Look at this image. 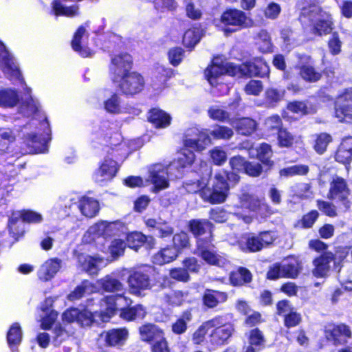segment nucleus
<instances>
[{
  "label": "nucleus",
  "mask_w": 352,
  "mask_h": 352,
  "mask_svg": "<svg viewBox=\"0 0 352 352\" xmlns=\"http://www.w3.org/2000/svg\"><path fill=\"white\" fill-rule=\"evenodd\" d=\"M248 160L237 155L229 160V165L232 170L222 169L217 172L214 176L213 183L207 201L211 204H220L226 201L228 197L231 186H236L241 177L238 173H243Z\"/></svg>",
  "instance_id": "obj_1"
},
{
  "label": "nucleus",
  "mask_w": 352,
  "mask_h": 352,
  "mask_svg": "<svg viewBox=\"0 0 352 352\" xmlns=\"http://www.w3.org/2000/svg\"><path fill=\"white\" fill-rule=\"evenodd\" d=\"M235 325L231 321H226L224 315H217L204 321L193 333L192 340L196 345H200L206 340L214 347L228 344L235 333Z\"/></svg>",
  "instance_id": "obj_2"
},
{
  "label": "nucleus",
  "mask_w": 352,
  "mask_h": 352,
  "mask_svg": "<svg viewBox=\"0 0 352 352\" xmlns=\"http://www.w3.org/2000/svg\"><path fill=\"white\" fill-rule=\"evenodd\" d=\"M302 23H309L310 32L315 36L322 37L331 33L335 28V21L330 12L325 11L318 4L310 3L302 7L299 16Z\"/></svg>",
  "instance_id": "obj_3"
},
{
  "label": "nucleus",
  "mask_w": 352,
  "mask_h": 352,
  "mask_svg": "<svg viewBox=\"0 0 352 352\" xmlns=\"http://www.w3.org/2000/svg\"><path fill=\"white\" fill-rule=\"evenodd\" d=\"M350 248L338 247L335 252H324L313 259L312 274L317 278H326L331 271L330 263L333 262V270L340 273L343 267V263L349 255Z\"/></svg>",
  "instance_id": "obj_4"
},
{
  "label": "nucleus",
  "mask_w": 352,
  "mask_h": 352,
  "mask_svg": "<svg viewBox=\"0 0 352 352\" xmlns=\"http://www.w3.org/2000/svg\"><path fill=\"white\" fill-rule=\"evenodd\" d=\"M219 21L226 36L250 28L252 24L244 11L235 8H226L221 13Z\"/></svg>",
  "instance_id": "obj_5"
},
{
  "label": "nucleus",
  "mask_w": 352,
  "mask_h": 352,
  "mask_svg": "<svg viewBox=\"0 0 352 352\" xmlns=\"http://www.w3.org/2000/svg\"><path fill=\"white\" fill-rule=\"evenodd\" d=\"M204 148L199 138H186L183 146L177 151V171L190 168L196 159L195 152H201Z\"/></svg>",
  "instance_id": "obj_6"
},
{
  "label": "nucleus",
  "mask_w": 352,
  "mask_h": 352,
  "mask_svg": "<svg viewBox=\"0 0 352 352\" xmlns=\"http://www.w3.org/2000/svg\"><path fill=\"white\" fill-rule=\"evenodd\" d=\"M351 192L346 180L338 175H333L329 182L327 198L329 200L341 201L346 210L349 209L351 203L348 199Z\"/></svg>",
  "instance_id": "obj_7"
},
{
  "label": "nucleus",
  "mask_w": 352,
  "mask_h": 352,
  "mask_svg": "<svg viewBox=\"0 0 352 352\" xmlns=\"http://www.w3.org/2000/svg\"><path fill=\"white\" fill-rule=\"evenodd\" d=\"M121 300L131 302V298L126 296L124 294H110L103 296L98 301V305L100 308V317L102 319H111L115 316L119 312V302Z\"/></svg>",
  "instance_id": "obj_8"
},
{
  "label": "nucleus",
  "mask_w": 352,
  "mask_h": 352,
  "mask_svg": "<svg viewBox=\"0 0 352 352\" xmlns=\"http://www.w3.org/2000/svg\"><path fill=\"white\" fill-rule=\"evenodd\" d=\"M335 116L340 122H352V89H344L335 102Z\"/></svg>",
  "instance_id": "obj_9"
},
{
  "label": "nucleus",
  "mask_w": 352,
  "mask_h": 352,
  "mask_svg": "<svg viewBox=\"0 0 352 352\" xmlns=\"http://www.w3.org/2000/svg\"><path fill=\"white\" fill-rule=\"evenodd\" d=\"M188 229L198 241L213 240L214 224L208 219H192L188 222Z\"/></svg>",
  "instance_id": "obj_10"
},
{
  "label": "nucleus",
  "mask_w": 352,
  "mask_h": 352,
  "mask_svg": "<svg viewBox=\"0 0 352 352\" xmlns=\"http://www.w3.org/2000/svg\"><path fill=\"white\" fill-rule=\"evenodd\" d=\"M324 335L334 345H344L352 338V330L349 325L343 322L332 324L324 331Z\"/></svg>",
  "instance_id": "obj_11"
},
{
  "label": "nucleus",
  "mask_w": 352,
  "mask_h": 352,
  "mask_svg": "<svg viewBox=\"0 0 352 352\" xmlns=\"http://www.w3.org/2000/svg\"><path fill=\"white\" fill-rule=\"evenodd\" d=\"M0 67L4 74L9 78H14L23 86V79L14 58L6 50L4 45L0 42Z\"/></svg>",
  "instance_id": "obj_12"
},
{
  "label": "nucleus",
  "mask_w": 352,
  "mask_h": 352,
  "mask_svg": "<svg viewBox=\"0 0 352 352\" xmlns=\"http://www.w3.org/2000/svg\"><path fill=\"white\" fill-rule=\"evenodd\" d=\"M129 292L135 296H140L143 291L151 287L149 275L144 271H133L127 278Z\"/></svg>",
  "instance_id": "obj_13"
},
{
  "label": "nucleus",
  "mask_w": 352,
  "mask_h": 352,
  "mask_svg": "<svg viewBox=\"0 0 352 352\" xmlns=\"http://www.w3.org/2000/svg\"><path fill=\"white\" fill-rule=\"evenodd\" d=\"M298 60L295 68L298 71L299 76L306 82H316L320 80L322 74L317 72L311 65V57L306 54L298 56Z\"/></svg>",
  "instance_id": "obj_14"
},
{
  "label": "nucleus",
  "mask_w": 352,
  "mask_h": 352,
  "mask_svg": "<svg viewBox=\"0 0 352 352\" xmlns=\"http://www.w3.org/2000/svg\"><path fill=\"white\" fill-rule=\"evenodd\" d=\"M132 58L129 54H119L111 59L110 66L111 78L113 82L122 80V76L130 71Z\"/></svg>",
  "instance_id": "obj_15"
},
{
  "label": "nucleus",
  "mask_w": 352,
  "mask_h": 352,
  "mask_svg": "<svg viewBox=\"0 0 352 352\" xmlns=\"http://www.w3.org/2000/svg\"><path fill=\"white\" fill-rule=\"evenodd\" d=\"M111 151H108V155L100 164L96 169L95 174L97 177H100L101 181L111 182L117 175L120 169V165L116 160L109 157V155H113L114 149L111 148Z\"/></svg>",
  "instance_id": "obj_16"
},
{
  "label": "nucleus",
  "mask_w": 352,
  "mask_h": 352,
  "mask_svg": "<svg viewBox=\"0 0 352 352\" xmlns=\"http://www.w3.org/2000/svg\"><path fill=\"white\" fill-rule=\"evenodd\" d=\"M124 301L125 302V306L120 308L118 312V316L120 319L129 322L143 319L146 316V309L142 304L138 303L132 305V299L131 302L129 300Z\"/></svg>",
  "instance_id": "obj_17"
},
{
  "label": "nucleus",
  "mask_w": 352,
  "mask_h": 352,
  "mask_svg": "<svg viewBox=\"0 0 352 352\" xmlns=\"http://www.w3.org/2000/svg\"><path fill=\"white\" fill-rule=\"evenodd\" d=\"M210 247H214V245L210 240L199 239L197 241L196 249L198 256L208 265L220 267L222 263L221 256L215 252L210 250Z\"/></svg>",
  "instance_id": "obj_18"
},
{
  "label": "nucleus",
  "mask_w": 352,
  "mask_h": 352,
  "mask_svg": "<svg viewBox=\"0 0 352 352\" xmlns=\"http://www.w3.org/2000/svg\"><path fill=\"white\" fill-rule=\"evenodd\" d=\"M245 78H269L270 69L267 62L261 58H255L252 60L243 63Z\"/></svg>",
  "instance_id": "obj_19"
},
{
  "label": "nucleus",
  "mask_w": 352,
  "mask_h": 352,
  "mask_svg": "<svg viewBox=\"0 0 352 352\" xmlns=\"http://www.w3.org/2000/svg\"><path fill=\"white\" fill-rule=\"evenodd\" d=\"M148 180L153 184V192H158L169 186L167 173L160 164L153 165L148 171Z\"/></svg>",
  "instance_id": "obj_20"
},
{
  "label": "nucleus",
  "mask_w": 352,
  "mask_h": 352,
  "mask_svg": "<svg viewBox=\"0 0 352 352\" xmlns=\"http://www.w3.org/2000/svg\"><path fill=\"white\" fill-rule=\"evenodd\" d=\"M103 334L105 346L109 347L122 346L129 336L126 327L112 328L104 331Z\"/></svg>",
  "instance_id": "obj_21"
},
{
  "label": "nucleus",
  "mask_w": 352,
  "mask_h": 352,
  "mask_svg": "<svg viewBox=\"0 0 352 352\" xmlns=\"http://www.w3.org/2000/svg\"><path fill=\"white\" fill-rule=\"evenodd\" d=\"M335 161L344 166L352 162V135L343 137L338 144L335 153Z\"/></svg>",
  "instance_id": "obj_22"
},
{
  "label": "nucleus",
  "mask_w": 352,
  "mask_h": 352,
  "mask_svg": "<svg viewBox=\"0 0 352 352\" xmlns=\"http://www.w3.org/2000/svg\"><path fill=\"white\" fill-rule=\"evenodd\" d=\"M252 280L253 275L251 271L243 266L238 267L229 274V283L234 287L249 285Z\"/></svg>",
  "instance_id": "obj_23"
},
{
  "label": "nucleus",
  "mask_w": 352,
  "mask_h": 352,
  "mask_svg": "<svg viewBox=\"0 0 352 352\" xmlns=\"http://www.w3.org/2000/svg\"><path fill=\"white\" fill-rule=\"evenodd\" d=\"M138 331L141 340L151 344L164 336V331L152 323L143 324Z\"/></svg>",
  "instance_id": "obj_24"
},
{
  "label": "nucleus",
  "mask_w": 352,
  "mask_h": 352,
  "mask_svg": "<svg viewBox=\"0 0 352 352\" xmlns=\"http://www.w3.org/2000/svg\"><path fill=\"white\" fill-rule=\"evenodd\" d=\"M78 208L82 215L87 218H93L100 210L99 202L94 197L83 195L79 197Z\"/></svg>",
  "instance_id": "obj_25"
},
{
  "label": "nucleus",
  "mask_w": 352,
  "mask_h": 352,
  "mask_svg": "<svg viewBox=\"0 0 352 352\" xmlns=\"http://www.w3.org/2000/svg\"><path fill=\"white\" fill-rule=\"evenodd\" d=\"M228 298V295L226 292L206 289L202 296V302L206 307L213 309L226 302Z\"/></svg>",
  "instance_id": "obj_26"
},
{
  "label": "nucleus",
  "mask_w": 352,
  "mask_h": 352,
  "mask_svg": "<svg viewBox=\"0 0 352 352\" xmlns=\"http://www.w3.org/2000/svg\"><path fill=\"white\" fill-rule=\"evenodd\" d=\"M125 242L129 248L138 251L145 245L151 248L153 243V238L146 236L141 232L133 231L126 234Z\"/></svg>",
  "instance_id": "obj_27"
},
{
  "label": "nucleus",
  "mask_w": 352,
  "mask_h": 352,
  "mask_svg": "<svg viewBox=\"0 0 352 352\" xmlns=\"http://www.w3.org/2000/svg\"><path fill=\"white\" fill-rule=\"evenodd\" d=\"M286 107L288 111L300 116L314 114L317 111L316 104L309 100L305 101H290L287 104Z\"/></svg>",
  "instance_id": "obj_28"
},
{
  "label": "nucleus",
  "mask_w": 352,
  "mask_h": 352,
  "mask_svg": "<svg viewBox=\"0 0 352 352\" xmlns=\"http://www.w3.org/2000/svg\"><path fill=\"white\" fill-rule=\"evenodd\" d=\"M147 120L156 129H162L170 125L171 117L162 109L151 108L148 112Z\"/></svg>",
  "instance_id": "obj_29"
},
{
  "label": "nucleus",
  "mask_w": 352,
  "mask_h": 352,
  "mask_svg": "<svg viewBox=\"0 0 352 352\" xmlns=\"http://www.w3.org/2000/svg\"><path fill=\"white\" fill-rule=\"evenodd\" d=\"M232 125L238 134L244 136L254 133L258 126L256 121L249 117L236 118L232 122Z\"/></svg>",
  "instance_id": "obj_30"
},
{
  "label": "nucleus",
  "mask_w": 352,
  "mask_h": 352,
  "mask_svg": "<svg viewBox=\"0 0 352 352\" xmlns=\"http://www.w3.org/2000/svg\"><path fill=\"white\" fill-rule=\"evenodd\" d=\"M273 153L272 146L267 142L261 143L256 148V157L266 168V171L271 170L274 166V162L272 159Z\"/></svg>",
  "instance_id": "obj_31"
},
{
  "label": "nucleus",
  "mask_w": 352,
  "mask_h": 352,
  "mask_svg": "<svg viewBox=\"0 0 352 352\" xmlns=\"http://www.w3.org/2000/svg\"><path fill=\"white\" fill-rule=\"evenodd\" d=\"M283 276L285 278L296 279L302 270V264L299 258L291 255L287 257L286 262L282 265Z\"/></svg>",
  "instance_id": "obj_32"
},
{
  "label": "nucleus",
  "mask_w": 352,
  "mask_h": 352,
  "mask_svg": "<svg viewBox=\"0 0 352 352\" xmlns=\"http://www.w3.org/2000/svg\"><path fill=\"white\" fill-rule=\"evenodd\" d=\"M60 267V260L53 258L46 261L38 272V277L44 281L50 280L58 272Z\"/></svg>",
  "instance_id": "obj_33"
},
{
  "label": "nucleus",
  "mask_w": 352,
  "mask_h": 352,
  "mask_svg": "<svg viewBox=\"0 0 352 352\" xmlns=\"http://www.w3.org/2000/svg\"><path fill=\"white\" fill-rule=\"evenodd\" d=\"M182 265L183 267H177V281L187 282L190 279L189 272H198L200 268L195 257L186 258Z\"/></svg>",
  "instance_id": "obj_34"
},
{
  "label": "nucleus",
  "mask_w": 352,
  "mask_h": 352,
  "mask_svg": "<svg viewBox=\"0 0 352 352\" xmlns=\"http://www.w3.org/2000/svg\"><path fill=\"white\" fill-rule=\"evenodd\" d=\"M122 80L113 82L116 86L120 88L132 87L139 88L144 86V79L143 76L137 72H126L122 76Z\"/></svg>",
  "instance_id": "obj_35"
},
{
  "label": "nucleus",
  "mask_w": 352,
  "mask_h": 352,
  "mask_svg": "<svg viewBox=\"0 0 352 352\" xmlns=\"http://www.w3.org/2000/svg\"><path fill=\"white\" fill-rule=\"evenodd\" d=\"M263 126V131L267 136H275L284 127L283 120L278 114L267 117Z\"/></svg>",
  "instance_id": "obj_36"
},
{
  "label": "nucleus",
  "mask_w": 352,
  "mask_h": 352,
  "mask_svg": "<svg viewBox=\"0 0 352 352\" xmlns=\"http://www.w3.org/2000/svg\"><path fill=\"white\" fill-rule=\"evenodd\" d=\"M21 97L16 89H0V107L12 108L16 106Z\"/></svg>",
  "instance_id": "obj_37"
},
{
  "label": "nucleus",
  "mask_w": 352,
  "mask_h": 352,
  "mask_svg": "<svg viewBox=\"0 0 352 352\" xmlns=\"http://www.w3.org/2000/svg\"><path fill=\"white\" fill-rule=\"evenodd\" d=\"M176 258V247L167 246L153 256V263L155 265H163L173 261Z\"/></svg>",
  "instance_id": "obj_38"
},
{
  "label": "nucleus",
  "mask_w": 352,
  "mask_h": 352,
  "mask_svg": "<svg viewBox=\"0 0 352 352\" xmlns=\"http://www.w3.org/2000/svg\"><path fill=\"white\" fill-rule=\"evenodd\" d=\"M100 288L105 292L116 293L123 290L124 285L122 282L111 276L107 275L98 281Z\"/></svg>",
  "instance_id": "obj_39"
},
{
  "label": "nucleus",
  "mask_w": 352,
  "mask_h": 352,
  "mask_svg": "<svg viewBox=\"0 0 352 352\" xmlns=\"http://www.w3.org/2000/svg\"><path fill=\"white\" fill-rule=\"evenodd\" d=\"M223 75V63H216L212 60L210 63L204 70V76L211 86H215L217 84V79Z\"/></svg>",
  "instance_id": "obj_40"
},
{
  "label": "nucleus",
  "mask_w": 352,
  "mask_h": 352,
  "mask_svg": "<svg viewBox=\"0 0 352 352\" xmlns=\"http://www.w3.org/2000/svg\"><path fill=\"white\" fill-rule=\"evenodd\" d=\"M333 142V138L331 134L322 132L314 135L313 142V148L318 155L324 154L329 145Z\"/></svg>",
  "instance_id": "obj_41"
},
{
  "label": "nucleus",
  "mask_w": 352,
  "mask_h": 352,
  "mask_svg": "<svg viewBox=\"0 0 352 352\" xmlns=\"http://www.w3.org/2000/svg\"><path fill=\"white\" fill-rule=\"evenodd\" d=\"M6 339L9 347L14 351L22 341V330L19 323L14 322L9 328Z\"/></svg>",
  "instance_id": "obj_42"
},
{
  "label": "nucleus",
  "mask_w": 352,
  "mask_h": 352,
  "mask_svg": "<svg viewBox=\"0 0 352 352\" xmlns=\"http://www.w3.org/2000/svg\"><path fill=\"white\" fill-rule=\"evenodd\" d=\"M276 136L277 144L280 148H291L296 143V136L285 126Z\"/></svg>",
  "instance_id": "obj_43"
},
{
  "label": "nucleus",
  "mask_w": 352,
  "mask_h": 352,
  "mask_svg": "<svg viewBox=\"0 0 352 352\" xmlns=\"http://www.w3.org/2000/svg\"><path fill=\"white\" fill-rule=\"evenodd\" d=\"M201 34L199 29L197 28H191L188 29L184 33L182 37V44L184 47L191 51L195 46L199 42Z\"/></svg>",
  "instance_id": "obj_44"
},
{
  "label": "nucleus",
  "mask_w": 352,
  "mask_h": 352,
  "mask_svg": "<svg viewBox=\"0 0 352 352\" xmlns=\"http://www.w3.org/2000/svg\"><path fill=\"white\" fill-rule=\"evenodd\" d=\"M86 30L83 26H80L74 34L72 42V48L78 52L82 56L87 57L91 54L90 50L87 47L81 46V39L85 35Z\"/></svg>",
  "instance_id": "obj_45"
},
{
  "label": "nucleus",
  "mask_w": 352,
  "mask_h": 352,
  "mask_svg": "<svg viewBox=\"0 0 352 352\" xmlns=\"http://www.w3.org/2000/svg\"><path fill=\"white\" fill-rule=\"evenodd\" d=\"M262 244L258 235L248 234L244 243L241 244V248L244 252H257L263 248Z\"/></svg>",
  "instance_id": "obj_46"
},
{
  "label": "nucleus",
  "mask_w": 352,
  "mask_h": 352,
  "mask_svg": "<svg viewBox=\"0 0 352 352\" xmlns=\"http://www.w3.org/2000/svg\"><path fill=\"white\" fill-rule=\"evenodd\" d=\"M319 217V212L316 210H311L302 215V218L298 220L294 227L299 229H309L313 227Z\"/></svg>",
  "instance_id": "obj_47"
},
{
  "label": "nucleus",
  "mask_w": 352,
  "mask_h": 352,
  "mask_svg": "<svg viewBox=\"0 0 352 352\" xmlns=\"http://www.w3.org/2000/svg\"><path fill=\"white\" fill-rule=\"evenodd\" d=\"M248 339L249 345L256 347L257 351H261L265 347V336L263 332L257 327L249 331Z\"/></svg>",
  "instance_id": "obj_48"
},
{
  "label": "nucleus",
  "mask_w": 352,
  "mask_h": 352,
  "mask_svg": "<svg viewBox=\"0 0 352 352\" xmlns=\"http://www.w3.org/2000/svg\"><path fill=\"white\" fill-rule=\"evenodd\" d=\"M78 8L76 6H65L58 0L52 2V12L56 16H73L78 14Z\"/></svg>",
  "instance_id": "obj_49"
},
{
  "label": "nucleus",
  "mask_w": 352,
  "mask_h": 352,
  "mask_svg": "<svg viewBox=\"0 0 352 352\" xmlns=\"http://www.w3.org/2000/svg\"><path fill=\"white\" fill-rule=\"evenodd\" d=\"M329 34L331 36L327 41L329 52L332 56H337L342 52V41L338 32L333 31Z\"/></svg>",
  "instance_id": "obj_50"
},
{
  "label": "nucleus",
  "mask_w": 352,
  "mask_h": 352,
  "mask_svg": "<svg viewBox=\"0 0 352 352\" xmlns=\"http://www.w3.org/2000/svg\"><path fill=\"white\" fill-rule=\"evenodd\" d=\"M126 243L124 240L120 239H113L108 248V251L113 260L118 259L121 256L124 255Z\"/></svg>",
  "instance_id": "obj_51"
},
{
  "label": "nucleus",
  "mask_w": 352,
  "mask_h": 352,
  "mask_svg": "<svg viewBox=\"0 0 352 352\" xmlns=\"http://www.w3.org/2000/svg\"><path fill=\"white\" fill-rule=\"evenodd\" d=\"M70 335L61 324H56L53 329L52 342L55 346H59L66 341Z\"/></svg>",
  "instance_id": "obj_52"
},
{
  "label": "nucleus",
  "mask_w": 352,
  "mask_h": 352,
  "mask_svg": "<svg viewBox=\"0 0 352 352\" xmlns=\"http://www.w3.org/2000/svg\"><path fill=\"white\" fill-rule=\"evenodd\" d=\"M284 94V90L280 91L279 89H266L264 102L268 107H274L283 99Z\"/></svg>",
  "instance_id": "obj_53"
},
{
  "label": "nucleus",
  "mask_w": 352,
  "mask_h": 352,
  "mask_svg": "<svg viewBox=\"0 0 352 352\" xmlns=\"http://www.w3.org/2000/svg\"><path fill=\"white\" fill-rule=\"evenodd\" d=\"M223 75L227 74L232 77H245V70L243 67V63L240 65H236L232 63H223Z\"/></svg>",
  "instance_id": "obj_54"
},
{
  "label": "nucleus",
  "mask_w": 352,
  "mask_h": 352,
  "mask_svg": "<svg viewBox=\"0 0 352 352\" xmlns=\"http://www.w3.org/2000/svg\"><path fill=\"white\" fill-rule=\"evenodd\" d=\"M27 91V94L29 96L28 98L24 101L21 102V107L24 108L27 110V112L30 116H36L39 113L40 111V104L39 102L34 99L30 96V92L32 89H25Z\"/></svg>",
  "instance_id": "obj_55"
},
{
  "label": "nucleus",
  "mask_w": 352,
  "mask_h": 352,
  "mask_svg": "<svg viewBox=\"0 0 352 352\" xmlns=\"http://www.w3.org/2000/svg\"><path fill=\"white\" fill-rule=\"evenodd\" d=\"M209 220H212L217 223H223L228 219V212L222 207L212 208L208 212Z\"/></svg>",
  "instance_id": "obj_56"
},
{
  "label": "nucleus",
  "mask_w": 352,
  "mask_h": 352,
  "mask_svg": "<svg viewBox=\"0 0 352 352\" xmlns=\"http://www.w3.org/2000/svg\"><path fill=\"white\" fill-rule=\"evenodd\" d=\"M210 135L216 140H229L233 135V131L231 128L226 126L217 125L211 131Z\"/></svg>",
  "instance_id": "obj_57"
},
{
  "label": "nucleus",
  "mask_w": 352,
  "mask_h": 352,
  "mask_svg": "<svg viewBox=\"0 0 352 352\" xmlns=\"http://www.w3.org/2000/svg\"><path fill=\"white\" fill-rule=\"evenodd\" d=\"M212 162L215 166H222L227 160L226 152L219 146H216L209 152Z\"/></svg>",
  "instance_id": "obj_58"
},
{
  "label": "nucleus",
  "mask_w": 352,
  "mask_h": 352,
  "mask_svg": "<svg viewBox=\"0 0 352 352\" xmlns=\"http://www.w3.org/2000/svg\"><path fill=\"white\" fill-rule=\"evenodd\" d=\"M301 321V314L295 311V309L289 310L283 317L284 326L287 329L298 326Z\"/></svg>",
  "instance_id": "obj_59"
},
{
  "label": "nucleus",
  "mask_w": 352,
  "mask_h": 352,
  "mask_svg": "<svg viewBox=\"0 0 352 352\" xmlns=\"http://www.w3.org/2000/svg\"><path fill=\"white\" fill-rule=\"evenodd\" d=\"M184 186L188 193L195 194L204 190L206 184L204 183L202 178L199 176L194 180H186L184 182Z\"/></svg>",
  "instance_id": "obj_60"
},
{
  "label": "nucleus",
  "mask_w": 352,
  "mask_h": 352,
  "mask_svg": "<svg viewBox=\"0 0 352 352\" xmlns=\"http://www.w3.org/2000/svg\"><path fill=\"white\" fill-rule=\"evenodd\" d=\"M316 206L323 214L329 217H335L337 216L336 207L333 203L323 199H317Z\"/></svg>",
  "instance_id": "obj_61"
},
{
  "label": "nucleus",
  "mask_w": 352,
  "mask_h": 352,
  "mask_svg": "<svg viewBox=\"0 0 352 352\" xmlns=\"http://www.w3.org/2000/svg\"><path fill=\"white\" fill-rule=\"evenodd\" d=\"M245 167L243 174L250 177H258L262 175L264 166L259 162L248 160Z\"/></svg>",
  "instance_id": "obj_62"
},
{
  "label": "nucleus",
  "mask_w": 352,
  "mask_h": 352,
  "mask_svg": "<svg viewBox=\"0 0 352 352\" xmlns=\"http://www.w3.org/2000/svg\"><path fill=\"white\" fill-rule=\"evenodd\" d=\"M192 310L191 308L185 310L177 318V334H182L186 331L187 323L192 319Z\"/></svg>",
  "instance_id": "obj_63"
},
{
  "label": "nucleus",
  "mask_w": 352,
  "mask_h": 352,
  "mask_svg": "<svg viewBox=\"0 0 352 352\" xmlns=\"http://www.w3.org/2000/svg\"><path fill=\"white\" fill-rule=\"evenodd\" d=\"M186 15L193 20H199L202 16L201 10L196 8L192 0H184Z\"/></svg>",
  "instance_id": "obj_64"
}]
</instances>
